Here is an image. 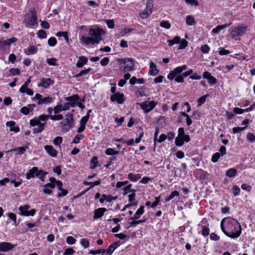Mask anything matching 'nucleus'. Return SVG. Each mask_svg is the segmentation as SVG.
<instances>
[{
  "label": "nucleus",
  "mask_w": 255,
  "mask_h": 255,
  "mask_svg": "<svg viewBox=\"0 0 255 255\" xmlns=\"http://www.w3.org/2000/svg\"><path fill=\"white\" fill-rule=\"evenodd\" d=\"M221 228L224 234L231 238L239 237L242 233L239 222L233 218H224L221 222Z\"/></svg>",
  "instance_id": "obj_1"
},
{
  "label": "nucleus",
  "mask_w": 255,
  "mask_h": 255,
  "mask_svg": "<svg viewBox=\"0 0 255 255\" xmlns=\"http://www.w3.org/2000/svg\"><path fill=\"white\" fill-rule=\"evenodd\" d=\"M24 22L28 28H32L38 24L36 11L34 9L30 10V14L25 15Z\"/></svg>",
  "instance_id": "obj_2"
},
{
  "label": "nucleus",
  "mask_w": 255,
  "mask_h": 255,
  "mask_svg": "<svg viewBox=\"0 0 255 255\" xmlns=\"http://www.w3.org/2000/svg\"><path fill=\"white\" fill-rule=\"evenodd\" d=\"M105 34V31L101 28H90L89 31V35L91 38H93L94 44L99 43L102 39V36Z\"/></svg>",
  "instance_id": "obj_3"
},
{
  "label": "nucleus",
  "mask_w": 255,
  "mask_h": 255,
  "mask_svg": "<svg viewBox=\"0 0 255 255\" xmlns=\"http://www.w3.org/2000/svg\"><path fill=\"white\" fill-rule=\"evenodd\" d=\"M119 62L123 65V72H126L133 70L134 64L132 59L129 58H121L118 60Z\"/></svg>",
  "instance_id": "obj_4"
},
{
  "label": "nucleus",
  "mask_w": 255,
  "mask_h": 255,
  "mask_svg": "<svg viewBox=\"0 0 255 255\" xmlns=\"http://www.w3.org/2000/svg\"><path fill=\"white\" fill-rule=\"evenodd\" d=\"M30 125L32 127H36L33 128V133H38L41 132L44 128L46 123H41L37 120H31L29 122Z\"/></svg>",
  "instance_id": "obj_5"
},
{
  "label": "nucleus",
  "mask_w": 255,
  "mask_h": 255,
  "mask_svg": "<svg viewBox=\"0 0 255 255\" xmlns=\"http://www.w3.org/2000/svg\"><path fill=\"white\" fill-rule=\"evenodd\" d=\"M33 100H37L38 105L47 104L52 103L54 101V99L50 97H43V96L40 94H36L33 98Z\"/></svg>",
  "instance_id": "obj_6"
},
{
  "label": "nucleus",
  "mask_w": 255,
  "mask_h": 255,
  "mask_svg": "<svg viewBox=\"0 0 255 255\" xmlns=\"http://www.w3.org/2000/svg\"><path fill=\"white\" fill-rule=\"evenodd\" d=\"M247 26L241 25L235 28L231 31V34L233 38H235L237 36H242L247 31Z\"/></svg>",
  "instance_id": "obj_7"
},
{
  "label": "nucleus",
  "mask_w": 255,
  "mask_h": 255,
  "mask_svg": "<svg viewBox=\"0 0 255 255\" xmlns=\"http://www.w3.org/2000/svg\"><path fill=\"white\" fill-rule=\"evenodd\" d=\"M65 119L60 123L63 127L66 128L67 127V130L72 127L74 122L73 115L72 114H68L66 116Z\"/></svg>",
  "instance_id": "obj_8"
},
{
  "label": "nucleus",
  "mask_w": 255,
  "mask_h": 255,
  "mask_svg": "<svg viewBox=\"0 0 255 255\" xmlns=\"http://www.w3.org/2000/svg\"><path fill=\"white\" fill-rule=\"evenodd\" d=\"M178 132V136L175 138V143L177 146H181L184 144L182 138L185 135L184 128H179Z\"/></svg>",
  "instance_id": "obj_9"
},
{
  "label": "nucleus",
  "mask_w": 255,
  "mask_h": 255,
  "mask_svg": "<svg viewBox=\"0 0 255 255\" xmlns=\"http://www.w3.org/2000/svg\"><path fill=\"white\" fill-rule=\"evenodd\" d=\"M155 103L153 101L149 102H144L140 104L141 109L144 110L145 113L149 112L155 107Z\"/></svg>",
  "instance_id": "obj_10"
},
{
  "label": "nucleus",
  "mask_w": 255,
  "mask_h": 255,
  "mask_svg": "<svg viewBox=\"0 0 255 255\" xmlns=\"http://www.w3.org/2000/svg\"><path fill=\"white\" fill-rule=\"evenodd\" d=\"M110 100L113 102L116 101L119 104H123L125 100L124 94L120 93L113 94L110 97Z\"/></svg>",
  "instance_id": "obj_11"
},
{
  "label": "nucleus",
  "mask_w": 255,
  "mask_h": 255,
  "mask_svg": "<svg viewBox=\"0 0 255 255\" xmlns=\"http://www.w3.org/2000/svg\"><path fill=\"white\" fill-rule=\"evenodd\" d=\"M65 99L66 101L68 102L71 107H74L76 103L79 100L80 98L78 95H74L70 97H67L65 98Z\"/></svg>",
  "instance_id": "obj_12"
},
{
  "label": "nucleus",
  "mask_w": 255,
  "mask_h": 255,
  "mask_svg": "<svg viewBox=\"0 0 255 255\" xmlns=\"http://www.w3.org/2000/svg\"><path fill=\"white\" fill-rule=\"evenodd\" d=\"M14 247L10 243L0 242V252H7Z\"/></svg>",
  "instance_id": "obj_13"
},
{
  "label": "nucleus",
  "mask_w": 255,
  "mask_h": 255,
  "mask_svg": "<svg viewBox=\"0 0 255 255\" xmlns=\"http://www.w3.org/2000/svg\"><path fill=\"white\" fill-rule=\"evenodd\" d=\"M44 148L47 153L51 157H55L57 156L58 152L52 145H46Z\"/></svg>",
  "instance_id": "obj_14"
},
{
  "label": "nucleus",
  "mask_w": 255,
  "mask_h": 255,
  "mask_svg": "<svg viewBox=\"0 0 255 255\" xmlns=\"http://www.w3.org/2000/svg\"><path fill=\"white\" fill-rule=\"evenodd\" d=\"M203 76L204 78L208 80V83L210 84H215L217 83L216 79L208 71L204 72Z\"/></svg>",
  "instance_id": "obj_15"
},
{
  "label": "nucleus",
  "mask_w": 255,
  "mask_h": 255,
  "mask_svg": "<svg viewBox=\"0 0 255 255\" xmlns=\"http://www.w3.org/2000/svg\"><path fill=\"white\" fill-rule=\"evenodd\" d=\"M28 209L29 208H19V214L25 216H33L35 214V210L31 209L30 210H28Z\"/></svg>",
  "instance_id": "obj_16"
},
{
  "label": "nucleus",
  "mask_w": 255,
  "mask_h": 255,
  "mask_svg": "<svg viewBox=\"0 0 255 255\" xmlns=\"http://www.w3.org/2000/svg\"><path fill=\"white\" fill-rule=\"evenodd\" d=\"M182 71L180 67H177L171 71L167 76L168 79L169 80H173L177 75L181 74Z\"/></svg>",
  "instance_id": "obj_17"
},
{
  "label": "nucleus",
  "mask_w": 255,
  "mask_h": 255,
  "mask_svg": "<svg viewBox=\"0 0 255 255\" xmlns=\"http://www.w3.org/2000/svg\"><path fill=\"white\" fill-rule=\"evenodd\" d=\"M41 83L39 84L38 86H42L44 88H47L52 84L54 83V82L50 78H42L40 80Z\"/></svg>",
  "instance_id": "obj_18"
},
{
  "label": "nucleus",
  "mask_w": 255,
  "mask_h": 255,
  "mask_svg": "<svg viewBox=\"0 0 255 255\" xmlns=\"http://www.w3.org/2000/svg\"><path fill=\"white\" fill-rule=\"evenodd\" d=\"M106 211V208L97 209L94 211V219L95 220L102 217Z\"/></svg>",
  "instance_id": "obj_19"
},
{
  "label": "nucleus",
  "mask_w": 255,
  "mask_h": 255,
  "mask_svg": "<svg viewBox=\"0 0 255 255\" xmlns=\"http://www.w3.org/2000/svg\"><path fill=\"white\" fill-rule=\"evenodd\" d=\"M56 186L58 188L59 190V192L58 193V197L65 196L67 194V193H68L67 191L66 190H65V189L62 188V183L61 181H57L56 182Z\"/></svg>",
  "instance_id": "obj_20"
},
{
  "label": "nucleus",
  "mask_w": 255,
  "mask_h": 255,
  "mask_svg": "<svg viewBox=\"0 0 255 255\" xmlns=\"http://www.w3.org/2000/svg\"><path fill=\"white\" fill-rule=\"evenodd\" d=\"M34 174L38 176L39 175L38 168L36 167H33L26 174V178L29 179L31 177H34Z\"/></svg>",
  "instance_id": "obj_21"
},
{
  "label": "nucleus",
  "mask_w": 255,
  "mask_h": 255,
  "mask_svg": "<svg viewBox=\"0 0 255 255\" xmlns=\"http://www.w3.org/2000/svg\"><path fill=\"white\" fill-rule=\"evenodd\" d=\"M38 49L34 46H31L24 50V53L27 55L34 54L37 53Z\"/></svg>",
  "instance_id": "obj_22"
},
{
  "label": "nucleus",
  "mask_w": 255,
  "mask_h": 255,
  "mask_svg": "<svg viewBox=\"0 0 255 255\" xmlns=\"http://www.w3.org/2000/svg\"><path fill=\"white\" fill-rule=\"evenodd\" d=\"M15 123L14 121H9L6 123V126L10 128V130L18 132L19 131L20 129L19 127H14Z\"/></svg>",
  "instance_id": "obj_23"
},
{
  "label": "nucleus",
  "mask_w": 255,
  "mask_h": 255,
  "mask_svg": "<svg viewBox=\"0 0 255 255\" xmlns=\"http://www.w3.org/2000/svg\"><path fill=\"white\" fill-rule=\"evenodd\" d=\"M88 62V59L85 56H80L79 58V60L77 61L76 66L78 68H81L83 66L86 64Z\"/></svg>",
  "instance_id": "obj_24"
},
{
  "label": "nucleus",
  "mask_w": 255,
  "mask_h": 255,
  "mask_svg": "<svg viewBox=\"0 0 255 255\" xmlns=\"http://www.w3.org/2000/svg\"><path fill=\"white\" fill-rule=\"evenodd\" d=\"M158 72V71L157 70L155 64L153 62H150L149 74L152 76H155Z\"/></svg>",
  "instance_id": "obj_25"
},
{
  "label": "nucleus",
  "mask_w": 255,
  "mask_h": 255,
  "mask_svg": "<svg viewBox=\"0 0 255 255\" xmlns=\"http://www.w3.org/2000/svg\"><path fill=\"white\" fill-rule=\"evenodd\" d=\"M135 191L133 190H130L129 191V192H131L130 194L128 195V200L129 202L130 203V205L131 206H135L136 205V202H134V197H135Z\"/></svg>",
  "instance_id": "obj_26"
},
{
  "label": "nucleus",
  "mask_w": 255,
  "mask_h": 255,
  "mask_svg": "<svg viewBox=\"0 0 255 255\" xmlns=\"http://www.w3.org/2000/svg\"><path fill=\"white\" fill-rule=\"evenodd\" d=\"M237 173V170L235 168H231L226 171V175L229 177H234L236 176Z\"/></svg>",
  "instance_id": "obj_27"
},
{
  "label": "nucleus",
  "mask_w": 255,
  "mask_h": 255,
  "mask_svg": "<svg viewBox=\"0 0 255 255\" xmlns=\"http://www.w3.org/2000/svg\"><path fill=\"white\" fill-rule=\"evenodd\" d=\"M143 213V208H138L135 213L134 216L131 218L130 220H136L138 219Z\"/></svg>",
  "instance_id": "obj_28"
},
{
  "label": "nucleus",
  "mask_w": 255,
  "mask_h": 255,
  "mask_svg": "<svg viewBox=\"0 0 255 255\" xmlns=\"http://www.w3.org/2000/svg\"><path fill=\"white\" fill-rule=\"evenodd\" d=\"M81 41L85 43L86 45H89L91 43L94 44L93 40V38H91V37L83 36L81 37Z\"/></svg>",
  "instance_id": "obj_29"
},
{
  "label": "nucleus",
  "mask_w": 255,
  "mask_h": 255,
  "mask_svg": "<svg viewBox=\"0 0 255 255\" xmlns=\"http://www.w3.org/2000/svg\"><path fill=\"white\" fill-rule=\"evenodd\" d=\"M186 23L189 25H194L195 24V21L192 15H187L186 18Z\"/></svg>",
  "instance_id": "obj_30"
},
{
  "label": "nucleus",
  "mask_w": 255,
  "mask_h": 255,
  "mask_svg": "<svg viewBox=\"0 0 255 255\" xmlns=\"http://www.w3.org/2000/svg\"><path fill=\"white\" fill-rule=\"evenodd\" d=\"M168 43V45L169 46H172L174 44H178L180 42V37L179 36H175L173 39L172 40H168L167 41Z\"/></svg>",
  "instance_id": "obj_31"
},
{
  "label": "nucleus",
  "mask_w": 255,
  "mask_h": 255,
  "mask_svg": "<svg viewBox=\"0 0 255 255\" xmlns=\"http://www.w3.org/2000/svg\"><path fill=\"white\" fill-rule=\"evenodd\" d=\"M30 82V77L26 80V81L24 83V84L20 87L19 89V91L21 93H24L25 92L26 89H28L27 87L28 84Z\"/></svg>",
  "instance_id": "obj_32"
},
{
  "label": "nucleus",
  "mask_w": 255,
  "mask_h": 255,
  "mask_svg": "<svg viewBox=\"0 0 255 255\" xmlns=\"http://www.w3.org/2000/svg\"><path fill=\"white\" fill-rule=\"evenodd\" d=\"M179 196V193L177 191H174L172 192L165 199V201L168 202L170 200L174 198L175 197H178Z\"/></svg>",
  "instance_id": "obj_33"
},
{
  "label": "nucleus",
  "mask_w": 255,
  "mask_h": 255,
  "mask_svg": "<svg viewBox=\"0 0 255 255\" xmlns=\"http://www.w3.org/2000/svg\"><path fill=\"white\" fill-rule=\"evenodd\" d=\"M230 24H224L222 25H218L216 28H214L212 30V32L213 33H218L223 29L229 26Z\"/></svg>",
  "instance_id": "obj_34"
},
{
  "label": "nucleus",
  "mask_w": 255,
  "mask_h": 255,
  "mask_svg": "<svg viewBox=\"0 0 255 255\" xmlns=\"http://www.w3.org/2000/svg\"><path fill=\"white\" fill-rule=\"evenodd\" d=\"M152 10H149L147 8H145L141 13L140 17L142 18H147L151 13Z\"/></svg>",
  "instance_id": "obj_35"
},
{
  "label": "nucleus",
  "mask_w": 255,
  "mask_h": 255,
  "mask_svg": "<svg viewBox=\"0 0 255 255\" xmlns=\"http://www.w3.org/2000/svg\"><path fill=\"white\" fill-rule=\"evenodd\" d=\"M128 177L132 181H136L140 178L139 174H133L132 173H129L128 175Z\"/></svg>",
  "instance_id": "obj_36"
},
{
  "label": "nucleus",
  "mask_w": 255,
  "mask_h": 255,
  "mask_svg": "<svg viewBox=\"0 0 255 255\" xmlns=\"http://www.w3.org/2000/svg\"><path fill=\"white\" fill-rule=\"evenodd\" d=\"M105 153L108 155H114L118 154L119 151H115L113 148H109L106 150Z\"/></svg>",
  "instance_id": "obj_37"
},
{
  "label": "nucleus",
  "mask_w": 255,
  "mask_h": 255,
  "mask_svg": "<svg viewBox=\"0 0 255 255\" xmlns=\"http://www.w3.org/2000/svg\"><path fill=\"white\" fill-rule=\"evenodd\" d=\"M50 117V116L49 115H42L40 116L38 118H35L33 120H37L39 121L40 122H41V121L45 122L49 119Z\"/></svg>",
  "instance_id": "obj_38"
},
{
  "label": "nucleus",
  "mask_w": 255,
  "mask_h": 255,
  "mask_svg": "<svg viewBox=\"0 0 255 255\" xmlns=\"http://www.w3.org/2000/svg\"><path fill=\"white\" fill-rule=\"evenodd\" d=\"M91 70V68H88L86 69L81 71L78 74L75 76V77H79L83 75L88 73Z\"/></svg>",
  "instance_id": "obj_39"
},
{
  "label": "nucleus",
  "mask_w": 255,
  "mask_h": 255,
  "mask_svg": "<svg viewBox=\"0 0 255 255\" xmlns=\"http://www.w3.org/2000/svg\"><path fill=\"white\" fill-rule=\"evenodd\" d=\"M84 138V135L82 134H77L73 139L72 143H78L80 140Z\"/></svg>",
  "instance_id": "obj_40"
},
{
  "label": "nucleus",
  "mask_w": 255,
  "mask_h": 255,
  "mask_svg": "<svg viewBox=\"0 0 255 255\" xmlns=\"http://www.w3.org/2000/svg\"><path fill=\"white\" fill-rule=\"evenodd\" d=\"M56 61L57 59L55 58H47L46 59V62L47 64H49V65H57Z\"/></svg>",
  "instance_id": "obj_41"
},
{
  "label": "nucleus",
  "mask_w": 255,
  "mask_h": 255,
  "mask_svg": "<svg viewBox=\"0 0 255 255\" xmlns=\"http://www.w3.org/2000/svg\"><path fill=\"white\" fill-rule=\"evenodd\" d=\"M80 242L81 245L85 248H87L89 246V242L87 239H82Z\"/></svg>",
  "instance_id": "obj_42"
},
{
  "label": "nucleus",
  "mask_w": 255,
  "mask_h": 255,
  "mask_svg": "<svg viewBox=\"0 0 255 255\" xmlns=\"http://www.w3.org/2000/svg\"><path fill=\"white\" fill-rule=\"evenodd\" d=\"M120 246V244L119 242H116L111 244L108 248L111 249L112 252L113 253L115 250L118 248Z\"/></svg>",
  "instance_id": "obj_43"
},
{
  "label": "nucleus",
  "mask_w": 255,
  "mask_h": 255,
  "mask_svg": "<svg viewBox=\"0 0 255 255\" xmlns=\"http://www.w3.org/2000/svg\"><path fill=\"white\" fill-rule=\"evenodd\" d=\"M48 43L50 46H54L57 43V40L55 37H51L48 40Z\"/></svg>",
  "instance_id": "obj_44"
},
{
  "label": "nucleus",
  "mask_w": 255,
  "mask_h": 255,
  "mask_svg": "<svg viewBox=\"0 0 255 255\" xmlns=\"http://www.w3.org/2000/svg\"><path fill=\"white\" fill-rule=\"evenodd\" d=\"M185 1L186 3H188L192 6H198L199 4V2L197 0H185Z\"/></svg>",
  "instance_id": "obj_45"
},
{
  "label": "nucleus",
  "mask_w": 255,
  "mask_h": 255,
  "mask_svg": "<svg viewBox=\"0 0 255 255\" xmlns=\"http://www.w3.org/2000/svg\"><path fill=\"white\" fill-rule=\"evenodd\" d=\"M84 183L86 185H90V188H93L95 186L99 185L101 183V181L100 180H98V181H96L95 182H86L85 181L84 182Z\"/></svg>",
  "instance_id": "obj_46"
},
{
  "label": "nucleus",
  "mask_w": 255,
  "mask_h": 255,
  "mask_svg": "<svg viewBox=\"0 0 255 255\" xmlns=\"http://www.w3.org/2000/svg\"><path fill=\"white\" fill-rule=\"evenodd\" d=\"M37 35L40 38H45L47 37L46 32L43 30H39Z\"/></svg>",
  "instance_id": "obj_47"
},
{
  "label": "nucleus",
  "mask_w": 255,
  "mask_h": 255,
  "mask_svg": "<svg viewBox=\"0 0 255 255\" xmlns=\"http://www.w3.org/2000/svg\"><path fill=\"white\" fill-rule=\"evenodd\" d=\"M180 45L179 47V49H182L185 48L187 46L188 42L185 39H182V40H180Z\"/></svg>",
  "instance_id": "obj_48"
},
{
  "label": "nucleus",
  "mask_w": 255,
  "mask_h": 255,
  "mask_svg": "<svg viewBox=\"0 0 255 255\" xmlns=\"http://www.w3.org/2000/svg\"><path fill=\"white\" fill-rule=\"evenodd\" d=\"M160 25L162 27H164L166 29L170 28L171 26L168 21H162L160 22Z\"/></svg>",
  "instance_id": "obj_49"
},
{
  "label": "nucleus",
  "mask_w": 255,
  "mask_h": 255,
  "mask_svg": "<svg viewBox=\"0 0 255 255\" xmlns=\"http://www.w3.org/2000/svg\"><path fill=\"white\" fill-rule=\"evenodd\" d=\"M207 97V95H204V96H203L202 97H201L198 100V106H201L202 104H203L205 101H206V99Z\"/></svg>",
  "instance_id": "obj_50"
},
{
  "label": "nucleus",
  "mask_w": 255,
  "mask_h": 255,
  "mask_svg": "<svg viewBox=\"0 0 255 255\" xmlns=\"http://www.w3.org/2000/svg\"><path fill=\"white\" fill-rule=\"evenodd\" d=\"M62 142V137L61 136L56 137L53 140V143L55 145H59Z\"/></svg>",
  "instance_id": "obj_51"
},
{
  "label": "nucleus",
  "mask_w": 255,
  "mask_h": 255,
  "mask_svg": "<svg viewBox=\"0 0 255 255\" xmlns=\"http://www.w3.org/2000/svg\"><path fill=\"white\" fill-rule=\"evenodd\" d=\"M221 156V154L219 152H216L214 154L212 157V161L213 162H216L218 161L219 158Z\"/></svg>",
  "instance_id": "obj_52"
},
{
  "label": "nucleus",
  "mask_w": 255,
  "mask_h": 255,
  "mask_svg": "<svg viewBox=\"0 0 255 255\" xmlns=\"http://www.w3.org/2000/svg\"><path fill=\"white\" fill-rule=\"evenodd\" d=\"M209 50L210 47L207 44H204L201 47V50L204 53H208L209 51Z\"/></svg>",
  "instance_id": "obj_53"
},
{
  "label": "nucleus",
  "mask_w": 255,
  "mask_h": 255,
  "mask_svg": "<svg viewBox=\"0 0 255 255\" xmlns=\"http://www.w3.org/2000/svg\"><path fill=\"white\" fill-rule=\"evenodd\" d=\"M76 240L72 236H68L66 239V242L69 245L75 244Z\"/></svg>",
  "instance_id": "obj_54"
},
{
  "label": "nucleus",
  "mask_w": 255,
  "mask_h": 255,
  "mask_svg": "<svg viewBox=\"0 0 255 255\" xmlns=\"http://www.w3.org/2000/svg\"><path fill=\"white\" fill-rule=\"evenodd\" d=\"M233 193L235 196L239 195L240 192V189L238 186H234L232 189Z\"/></svg>",
  "instance_id": "obj_55"
},
{
  "label": "nucleus",
  "mask_w": 255,
  "mask_h": 255,
  "mask_svg": "<svg viewBox=\"0 0 255 255\" xmlns=\"http://www.w3.org/2000/svg\"><path fill=\"white\" fill-rule=\"evenodd\" d=\"M50 118L53 121H59L63 119V117L62 115H57L54 116H50Z\"/></svg>",
  "instance_id": "obj_56"
},
{
  "label": "nucleus",
  "mask_w": 255,
  "mask_h": 255,
  "mask_svg": "<svg viewBox=\"0 0 255 255\" xmlns=\"http://www.w3.org/2000/svg\"><path fill=\"white\" fill-rule=\"evenodd\" d=\"M89 119V116L88 115H86L85 116L83 117L80 120V124H82L83 125L86 126V124L87 123Z\"/></svg>",
  "instance_id": "obj_57"
},
{
  "label": "nucleus",
  "mask_w": 255,
  "mask_h": 255,
  "mask_svg": "<svg viewBox=\"0 0 255 255\" xmlns=\"http://www.w3.org/2000/svg\"><path fill=\"white\" fill-rule=\"evenodd\" d=\"M245 128V127H235L233 129V132L234 133H240L243 131Z\"/></svg>",
  "instance_id": "obj_58"
},
{
  "label": "nucleus",
  "mask_w": 255,
  "mask_h": 255,
  "mask_svg": "<svg viewBox=\"0 0 255 255\" xmlns=\"http://www.w3.org/2000/svg\"><path fill=\"white\" fill-rule=\"evenodd\" d=\"M53 111L55 114H58L61 111H63L62 108V105H59L55 106L53 109Z\"/></svg>",
  "instance_id": "obj_59"
},
{
  "label": "nucleus",
  "mask_w": 255,
  "mask_h": 255,
  "mask_svg": "<svg viewBox=\"0 0 255 255\" xmlns=\"http://www.w3.org/2000/svg\"><path fill=\"white\" fill-rule=\"evenodd\" d=\"M110 61V59L108 57H105L101 61V64L103 66H107L109 62Z\"/></svg>",
  "instance_id": "obj_60"
},
{
  "label": "nucleus",
  "mask_w": 255,
  "mask_h": 255,
  "mask_svg": "<svg viewBox=\"0 0 255 255\" xmlns=\"http://www.w3.org/2000/svg\"><path fill=\"white\" fill-rule=\"evenodd\" d=\"M10 73L13 75H17L20 73V70L17 68H11L9 70Z\"/></svg>",
  "instance_id": "obj_61"
},
{
  "label": "nucleus",
  "mask_w": 255,
  "mask_h": 255,
  "mask_svg": "<svg viewBox=\"0 0 255 255\" xmlns=\"http://www.w3.org/2000/svg\"><path fill=\"white\" fill-rule=\"evenodd\" d=\"M41 21V26L42 28L46 29L49 28L50 25L48 22L46 21Z\"/></svg>",
  "instance_id": "obj_62"
},
{
  "label": "nucleus",
  "mask_w": 255,
  "mask_h": 255,
  "mask_svg": "<svg viewBox=\"0 0 255 255\" xmlns=\"http://www.w3.org/2000/svg\"><path fill=\"white\" fill-rule=\"evenodd\" d=\"M247 138L249 140L254 142L255 141V135L252 133H249L247 134Z\"/></svg>",
  "instance_id": "obj_63"
},
{
  "label": "nucleus",
  "mask_w": 255,
  "mask_h": 255,
  "mask_svg": "<svg viewBox=\"0 0 255 255\" xmlns=\"http://www.w3.org/2000/svg\"><path fill=\"white\" fill-rule=\"evenodd\" d=\"M74 252V251L72 248H68L65 250L64 252V255H72Z\"/></svg>",
  "instance_id": "obj_64"
}]
</instances>
